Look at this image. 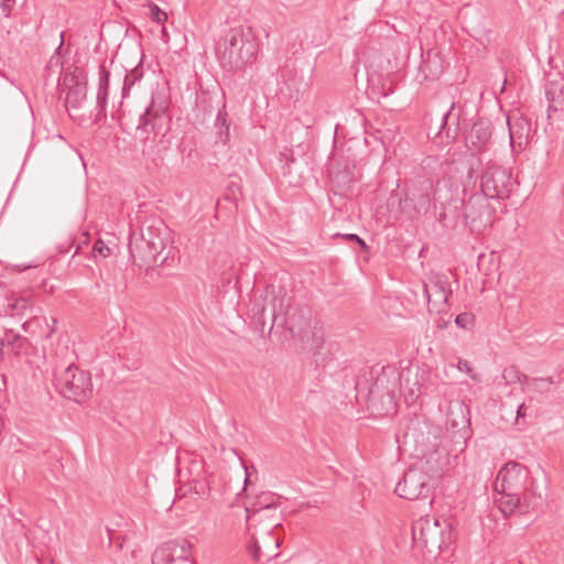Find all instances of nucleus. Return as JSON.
I'll return each mask as SVG.
<instances>
[{
    "instance_id": "nucleus-1",
    "label": "nucleus",
    "mask_w": 564,
    "mask_h": 564,
    "mask_svg": "<svg viewBox=\"0 0 564 564\" xmlns=\"http://www.w3.org/2000/svg\"><path fill=\"white\" fill-rule=\"evenodd\" d=\"M171 119L163 108H147L140 117L138 129L142 132H152L153 138H145L142 155L148 170H159L166 164L173 151V138L169 133Z\"/></svg>"
},
{
    "instance_id": "nucleus-2",
    "label": "nucleus",
    "mask_w": 564,
    "mask_h": 564,
    "mask_svg": "<svg viewBox=\"0 0 564 564\" xmlns=\"http://www.w3.org/2000/svg\"><path fill=\"white\" fill-rule=\"evenodd\" d=\"M258 42L250 29L237 26L230 29L217 43L216 53L219 65L228 73L245 69L257 58Z\"/></svg>"
},
{
    "instance_id": "nucleus-3",
    "label": "nucleus",
    "mask_w": 564,
    "mask_h": 564,
    "mask_svg": "<svg viewBox=\"0 0 564 564\" xmlns=\"http://www.w3.org/2000/svg\"><path fill=\"white\" fill-rule=\"evenodd\" d=\"M166 242L161 234L152 227L141 229L139 236L132 234L129 241V253L133 265L149 270L154 265H162L167 260V254L162 256Z\"/></svg>"
},
{
    "instance_id": "nucleus-4",
    "label": "nucleus",
    "mask_w": 564,
    "mask_h": 564,
    "mask_svg": "<svg viewBox=\"0 0 564 564\" xmlns=\"http://www.w3.org/2000/svg\"><path fill=\"white\" fill-rule=\"evenodd\" d=\"M438 475V468L430 466V459H420L404 471L394 491L406 500L430 498Z\"/></svg>"
},
{
    "instance_id": "nucleus-5",
    "label": "nucleus",
    "mask_w": 564,
    "mask_h": 564,
    "mask_svg": "<svg viewBox=\"0 0 564 564\" xmlns=\"http://www.w3.org/2000/svg\"><path fill=\"white\" fill-rule=\"evenodd\" d=\"M437 434V427H433L423 415H415L405 420L401 444L412 448L421 459H429L427 455L435 454Z\"/></svg>"
},
{
    "instance_id": "nucleus-6",
    "label": "nucleus",
    "mask_w": 564,
    "mask_h": 564,
    "mask_svg": "<svg viewBox=\"0 0 564 564\" xmlns=\"http://www.w3.org/2000/svg\"><path fill=\"white\" fill-rule=\"evenodd\" d=\"M368 379L358 377L356 381L357 391L368 389V405L377 411L379 415L388 414L394 410V391L398 387V377L394 370H386L377 375L375 381L367 387Z\"/></svg>"
},
{
    "instance_id": "nucleus-7",
    "label": "nucleus",
    "mask_w": 564,
    "mask_h": 564,
    "mask_svg": "<svg viewBox=\"0 0 564 564\" xmlns=\"http://www.w3.org/2000/svg\"><path fill=\"white\" fill-rule=\"evenodd\" d=\"M55 386L62 395L77 403L86 401L93 394L90 373L75 365L55 373Z\"/></svg>"
},
{
    "instance_id": "nucleus-8",
    "label": "nucleus",
    "mask_w": 564,
    "mask_h": 564,
    "mask_svg": "<svg viewBox=\"0 0 564 564\" xmlns=\"http://www.w3.org/2000/svg\"><path fill=\"white\" fill-rule=\"evenodd\" d=\"M284 324L293 337L303 343H312L318 348L323 341V329L315 323L312 326V312L307 306L289 307L284 312Z\"/></svg>"
},
{
    "instance_id": "nucleus-9",
    "label": "nucleus",
    "mask_w": 564,
    "mask_h": 564,
    "mask_svg": "<svg viewBox=\"0 0 564 564\" xmlns=\"http://www.w3.org/2000/svg\"><path fill=\"white\" fill-rule=\"evenodd\" d=\"M516 182L512 180L511 172L497 164L487 162L480 176V194H484L491 200H502L510 196Z\"/></svg>"
},
{
    "instance_id": "nucleus-10",
    "label": "nucleus",
    "mask_w": 564,
    "mask_h": 564,
    "mask_svg": "<svg viewBox=\"0 0 564 564\" xmlns=\"http://www.w3.org/2000/svg\"><path fill=\"white\" fill-rule=\"evenodd\" d=\"M412 539L417 546L429 552L442 551L451 541V531H445L435 518H420L412 524Z\"/></svg>"
},
{
    "instance_id": "nucleus-11",
    "label": "nucleus",
    "mask_w": 564,
    "mask_h": 564,
    "mask_svg": "<svg viewBox=\"0 0 564 564\" xmlns=\"http://www.w3.org/2000/svg\"><path fill=\"white\" fill-rule=\"evenodd\" d=\"M495 214L496 206L490 203V198L480 193L473 194L464 204L466 224L477 235L492 226Z\"/></svg>"
},
{
    "instance_id": "nucleus-12",
    "label": "nucleus",
    "mask_w": 564,
    "mask_h": 564,
    "mask_svg": "<svg viewBox=\"0 0 564 564\" xmlns=\"http://www.w3.org/2000/svg\"><path fill=\"white\" fill-rule=\"evenodd\" d=\"M530 478L528 467L518 462H508L497 475L495 490L497 494L519 496L530 482Z\"/></svg>"
},
{
    "instance_id": "nucleus-13",
    "label": "nucleus",
    "mask_w": 564,
    "mask_h": 564,
    "mask_svg": "<svg viewBox=\"0 0 564 564\" xmlns=\"http://www.w3.org/2000/svg\"><path fill=\"white\" fill-rule=\"evenodd\" d=\"M423 288L429 311L437 314L447 312L448 297L452 295L447 276L445 274H433L424 282Z\"/></svg>"
},
{
    "instance_id": "nucleus-14",
    "label": "nucleus",
    "mask_w": 564,
    "mask_h": 564,
    "mask_svg": "<svg viewBox=\"0 0 564 564\" xmlns=\"http://www.w3.org/2000/svg\"><path fill=\"white\" fill-rule=\"evenodd\" d=\"M280 536L272 530L264 532L261 538L252 535V543L249 545V553L253 561L264 563L279 555Z\"/></svg>"
},
{
    "instance_id": "nucleus-15",
    "label": "nucleus",
    "mask_w": 564,
    "mask_h": 564,
    "mask_svg": "<svg viewBox=\"0 0 564 564\" xmlns=\"http://www.w3.org/2000/svg\"><path fill=\"white\" fill-rule=\"evenodd\" d=\"M155 558H161L165 564L193 561L192 544L185 539L167 541L155 553Z\"/></svg>"
},
{
    "instance_id": "nucleus-16",
    "label": "nucleus",
    "mask_w": 564,
    "mask_h": 564,
    "mask_svg": "<svg viewBox=\"0 0 564 564\" xmlns=\"http://www.w3.org/2000/svg\"><path fill=\"white\" fill-rule=\"evenodd\" d=\"M492 135V124L486 118L476 120L468 131L465 140L469 149L478 152L485 151L490 143Z\"/></svg>"
},
{
    "instance_id": "nucleus-17",
    "label": "nucleus",
    "mask_w": 564,
    "mask_h": 564,
    "mask_svg": "<svg viewBox=\"0 0 564 564\" xmlns=\"http://www.w3.org/2000/svg\"><path fill=\"white\" fill-rule=\"evenodd\" d=\"M545 97L549 101L547 118L552 119L557 112L564 111V80L562 78L547 80Z\"/></svg>"
},
{
    "instance_id": "nucleus-18",
    "label": "nucleus",
    "mask_w": 564,
    "mask_h": 564,
    "mask_svg": "<svg viewBox=\"0 0 564 564\" xmlns=\"http://www.w3.org/2000/svg\"><path fill=\"white\" fill-rule=\"evenodd\" d=\"M408 192L416 204V210H421L422 214L427 213L431 207L433 182L429 178H424L419 183V185L413 186L408 189Z\"/></svg>"
},
{
    "instance_id": "nucleus-19",
    "label": "nucleus",
    "mask_w": 564,
    "mask_h": 564,
    "mask_svg": "<svg viewBox=\"0 0 564 564\" xmlns=\"http://www.w3.org/2000/svg\"><path fill=\"white\" fill-rule=\"evenodd\" d=\"M460 109L455 112V104L453 102L451 108L444 113L441 130L438 135L445 137L447 142L456 140L458 135Z\"/></svg>"
},
{
    "instance_id": "nucleus-20",
    "label": "nucleus",
    "mask_w": 564,
    "mask_h": 564,
    "mask_svg": "<svg viewBox=\"0 0 564 564\" xmlns=\"http://www.w3.org/2000/svg\"><path fill=\"white\" fill-rule=\"evenodd\" d=\"M235 261L232 257L227 252H220L217 254L216 259L213 262L212 269L215 274L220 276V282L223 285H227L231 283L232 279H237V276L231 272L234 268Z\"/></svg>"
},
{
    "instance_id": "nucleus-21",
    "label": "nucleus",
    "mask_w": 564,
    "mask_h": 564,
    "mask_svg": "<svg viewBox=\"0 0 564 564\" xmlns=\"http://www.w3.org/2000/svg\"><path fill=\"white\" fill-rule=\"evenodd\" d=\"M519 500L521 505V513H527L531 510L539 508L544 499L541 494L536 492L535 481L530 478V482L524 486V490L519 494Z\"/></svg>"
},
{
    "instance_id": "nucleus-22",
    "label": "nucleus",
    "mask_w": 564,
    "mask_h": 564,
    "mask_svg": "<svg viewBox=\"0 0 564 564\" xmlns=\"http://www.w3.org/2000/svg\"><path fill=\"white\" fill-rule=\"evenodd\" d=\"M329 180L338 191H348L354 182V173L348 163L344 166L334 165L329 169Z\"/></svg>"
},
{
    "instance_id": "nucleus-23",
    "label": "nucleus",
    "mask_w": 564,
    "mask_h": 564,
    "mask_svg": "<svg viewBox=\"0 0 564 564\" xmlns=\"http://www.w3.org/2000/svg\"><path fill=\"white\" fill-rule=\"evenodd\" d=\"M420 69L426 79H436L444 70L443 59L438 53L429 51L426 58H423L421 63Z\"/></svg>"
},
{
    "instance_id": "nucleus-24",
    "label": "nucleus",
    "mask_w": 564,
    "mask_h": 564,
    "mask_svg": "<svg viewBox=\"0 0 564 564\" xmlns=\"http://www.w3.org/2000/svg\"><path fill=\"white\" fill-rule=\"evenodd\" d=\"M3 343H6L8 348L17 356L28 354L31 348L29 339L15 333L13 329L4 330Z\"/></svg>"
},
{
    "instance_id": "nucleus-25",
    "label": "nucleus",
    "mask_w": 564,
    "mask_h": 564,
    "mask_svg": "<svg viewBox=\"0 0 564 564\" xmlns=\"http://www.w3.org/2000/svg\"><path fill=\"white\" fill-rule=\"evenodd\" d=\"M87 94V87L84 83H76L69 87L66 98L65 106L67 110L78 109L82 106V102L85 100Z\"/></svg>"
},
{
    "instance_id": "nucleus-26",
    "label": "nucleus",
    "mask_w": 564,
    "mask_h": 564,
    "mask_svg": "<svg viewBox=\"0 0 564 564\" xmlns=\"http://www.w3.org/2000/svg\"><path fill=\"white\" fill-rule=\"evenodd\" d=\"M110 73L107 70L105 66H100L99 68V87L97 94V105L100 108V111H105L107 97H108V88H109Z\"/></svg>"
},
{
    "instance_id": "nucleus-27",
    "label": "nucleus",
    "mask_w": 564,
    "mask_h": 564,
    "mask_svg": "<svg viewBox=\"0 0 564 564\" xmlns=\"http://www.w3.org/2000/svg\"><path fill=\"white\" fill-rule=\"evenodd\" d=\"M500 497L495 500L499 510L506 516H510L516 511L521 513V505L518 496H507L498 494Z\"/></svg>"
},
{
    "instance_id": "nucleus-28",
    "label": "nucleus",
    "mask_w": 564,
    "mask_h": 564,
    "mask_svg": "<svg viewBox=\"0 0 564 564\" xmlns=\"http://www.w3.org/2000/svg\"><path fill=\"white\" fill-rule=\"evenodd\" d=\"M229 135L227 113L219 110L215 119V143H227Z\"/></svg>"
},
{
    "instance_id": "nucleus-29",
    "label": "nucleus",
    "mask_w": 564,
    "mask_h": 564,
    "mask_svg": "<svg viewBox=\"0 0 564 564\" xmlns=\"http://www.w3.org/2000/svg\"><path fill=\"white\" fill-rule=\"evenodd\" d=\"M31 310L30 301L25 297H13L9 301L6 313L12 317L22 316Z\"/></svg>"
},
{
    "instance_id": "nucleus-30",
    "label": "nucleus",
    "mask_w": 564,
    "mask_h": 564,
    "mask_svg": "<svg viewBox=\"0 0 564 564\" xmlns=\"http://www.w3.org/2000/svg\"><path fill=\"white\" fill-rule=\"evenodd\" d=\"M399 205L402 213L411 219L422 214L421 210H416V204L412 199V196L409 194V192L405 193L403 198H400Z\"/></svg>"
},
{
    "instance_id": "nucleus-31",
    "label": "nucleus",
    "mask_w": 564,
    "mask_h": 564,
    "mask_svg": "<svg viewBox=\"0 0 564 564\" xmlns=\"http://www.w3.org/2000/svg\"><path fill=\"white\" fill-rule=\"evenodd\" d=\"M143 77V68L142 66H137L130 72H128L124 76L122 94L126 96L130 88L139 82Z\"/></svg>"
},
{
    "instance_id": "nucleus-32",
    "label": "nucleus",
    "mask_w": 564,
    "mask_h": 564,
    "mask_svg": "<svg viewBox=\"0 0 564 564\" xmlns=\"http://www.w3.org/2000/svg\"><path fill=\"white\" fill-rule=\"evenodd\" d=\"M553 383H555V381L552 377L532 378V380H530V390L536 393H547L550 392V386Z\"/></svg>"
},
{
    "instance_id": "nucleus-33",
    "label": "nucleus",
    "mask_w": 564,
    "mask_h": 564,
    "mask_svg": "<svg viewBox=\"0 0 564 564\" xmlns=\"http://www.w3.org/2000/svg\"><path fill=\"white\" fill-rule=\"evenodd\" d=\"M475 316L469 312L460 313L455 318V324L463 329H470L474 326Z\"/></svg>"
},
{
    "instance_id": "nucleus-34",
    "label": "nucleus",
    "mask_w": 564,
    "mask_h": 564,
    "mask_svg": "<svg viewBox=\"0 0 564 564\" xmlns=\"http://www.w3.org/2000/svg\"><path fill=\"white\" fill-rule=\"evenodd\" d=\"M265 312H267V308H265V306L263 304H261V303H254L253 304V306H252L253 318L257 319V323L262 328L267 324Z\"/></svg>"
},
{
    "instance_id": "nucleus-35",
    "label": "nucleus",
    "mask_w": 564,
    "mask_h": 564,
    "mask_svg": "<svg viewBox=\"0 0 564 564\" xmlns=\"http://www.w3.org/2000/svg\"><path fill=\"white\" fill-rule=\"evenodd\" d=\"M333 237H340L343 238L344 240H346L347 242L349 243H357L360 246V248L362 250H367L368 249V246L367 243L365 242L364 239H361L358 235L356 234H345V235H341V234H335Z\"/></svg>"
},
{
    "instance_id": "nucleus-36",
    "label": "nucleus",
    "mask_w": 564,
    "mask_h": 564,
    "mask_svg": "<svg viewBox=\"0 0 564 564\" xmlns=\"http://www.w3.org/2000/svg\"><path fill=\"white\" fill-rule=\"evenodd\" d=\"M502 377L506 380V382L509 384L518 382L521 379L520 371L514 366L506 368L503 370Z\"/></svg>"
},
{
    "instance_id": "nucleus-37",
    "label": "nucleus",
    "mask_w": 564,
    "mask_h": 564,
    "mask_svg": "<svg viewBox=\"0 0 564 564\" xmlns=\"http://www.w3.org/2000/svg\"><path fill=\"white\" fill-rule=\"evenodd\" d=\"M150 15L156 23H163L167 19V14L154 3L150 4Z\"/></svg>"
},
{
    "instance_id": "nucleus-38",
    "label": "nucleus",
    "mask_w": 564,
    "mask_h": 564,
    "mask_svg": "<svg viewBox=\"0 0 564 564\" xmlns=\"http://www.w3.org/2000/svg\"><path fill=\"white\" fill-rule=\"evenodd\" d=\"M94 256L99 254L102 258H107L110 256V248L100 239H98L93 247Z\"/></svg>"
},
{
    "instance_id": "nucleus-39",
    "label": "nucleus",
    "mask_w": 564,
    "mask_h": 564,
    "mask_svg": "<svg viewBox=\"0 0 564 564\" xmlns=\"http://www.w3.org/2000/svg\"><path fill=\"white\" fill-rule=\"evenodd\" d=\"M457 368L460 371L468 373L471 377V379H474V380L477 379V376L475 373H473V368H471L470 364L467 360L459 359Z\"/></svg>"
},
{
    "instance_id": "nucleus-40",
    "label": "nucleus",
    "mask_w": 564,
    "mask_h": 564,
    "mask_svg": "<svg viewBox=\"0 0 564 564\" xmlns=\"http://www.w3.org/2000/svg\"><path fill=\"white\" fill-rule=\"evenodd\" d=\"M192 489L196 495H205L208 489V486L204 481L193 480Z\"/></svg>"
},
{
    "instance_id": "nucleus-41",
    "label": "nucleus",
    "mask_w": 564,
    "mask_h": 564,
    "mask_svg": "<svg viewBox=\"0 0 564 564\" xmlns=\"http://www.w3.org/2000/svg\"><path fill=\"white\" fill-rule=\"evenodd\" d=\"M40 322H41V318H40V317L34 316V317H32V318L28 319L26 322H24V323L22 324V328H23V330H24V332H26V333H28V332H30V329H31V327H32L33 325H35V324H36V325H39V324H40Z\"/></svg>"
},
{
    "instance_id": "nucleus-42",
    "label": "nucleus",
    "mask_w": 564,
    "mask_h": 564,
    "mask_svg": "<svg viewBox=\"0 0 564 564\" xmlns=\"http://www.w3.org/2000/svg\"><path fill=\"white\" fill-rule=\"evenodd\" d=\"M520 377H521V379L518 382L521 383L523 391L530 390L531 389L530 380H532V378L528 377L527 375H524L522 372H520Z\"/></svg>"
},
{
    "instance_id": "nucleus-43",
    "label": "nucleus",
    "mask_w": 564,
    "mask_h": 564,
    "mask_svg": "<svg viewBox=\"0 0 564 564\" xmlns=\"http://www.w3.org/2000/svg\"><path fill=\"white\" fill-rule=\"evenodd\" d=\"M235 514L240 517V518H243L246 521H248L250 519V516H249V510L248 508H245V507H237V510H235Z\"/></svg>"
},
{
    "instance_id": "nucleus-44",
    "label": "nucleus",
    "mask_w": 564,
    "mask_h": 564,
    "mask_svg": "<svg viewBox=\"0 0 564 564\" xmlns=\"http://www.w3.org/2000/svg\"><path fill=\"white\" fill-rule=\"evenodd\" d=\"M527 406L524 403L520 404L518 406V410H517V421H519V419H524L527 416Z\"/></svg>"
},
{
    "instance_id": "nucleus-45",
    "label": "nucleus",
    "mask_w": 564,
    "mask_h": 564,
    "mask_svg": "<svg viewBox=\"0 0 564 564\" xmlns=\"http://www.w3.org/2000/svg\"><path fill=\"white\" fill-rule=\"evenodd\" d=\"M9 2H13V0H3L1 3V9L4 14L8 17L11 12V4Z\"/></svg>"
},
{
    "instance_id": "nucleus-46",
    "label": "nucleus",
    "mask_w": 564,
    "mask_h": 564,
    "mask_svg": "<svg viewBox=\"0 0 564 564\" xmlns=\"http://www.w3.org/2000/svg\"><path fill=\"white\" fill-rule=\"evenodd\" d=\"M453 410L449 411L448 417H447V424H451L453 429H456L459 426V422H457L455 419H453Z\"/></svg>"
},
{
    "instance_id": "nucleus-47",
    "label": "nucleus",
    "mask_w": 564,
    "mask_h": 564,
    "mask_svg": "<svg viewBox=\"0 0 564 564\" xmlns=\"http://www.w3.org/2000/svg\"><path fill=\"white\" fill-rule=\"evenodd\" d=\"M276 316H278V312H276V307H275V304L273 303L272 305V310L270 311V318H271V326H270V330L272 329L273 327V324L276 319Z\"/></svg>"
},
{
    "instance_id": "nucleus-48",
    "label": "nucleus",
    "mask_w": 564,
    "mask_h": 564,
    "mask_svg": "<svg viewBox=\"0 0 564 564\" xmlns=\"http://www.w3.org/2000/svg\"><path fill=\"white\" fill-rule=\"evenodd\" d=\"M458 409L462 412L460 424L463 425V427H465L467 424H469V420L466 419V416L463 414L464 405L463 404H458Z\"/></svg>"
},
{
    "instance_id": "nucleus-49",
    "label": "nucleus",
    "mask_w": 564,
    "mask_h": 564,
    "mask_svg": "<svg viewBox=\"0 0 564 564\" xmlns=\"http://www.w3.org/2000/svg\"><path fill=\"white\" fill-rule=\"evenodd\" d=\"M57 323L56 318H52V326H50V330L46 334V338H51L52 335L55 333V324Z\"/></svg>"
},
{
    "instance_id": "nucleus-50",
    "label": "nucleus",
    "mask_w": 564,
    "mask_h": 564,
    "mask_svg": "<svg viewBox=\"0 0 564 564\" xmlns=\"http://www.w3.org/2000/svg\"><path fill=\"white\" fill-rule=\"evenodd\" d=\"M271 509H272V507H271L270 505H267L264 508H262V509H260V510L254 511V512H253V517H254V516H257V514H259L260 512H267V511H269V510H271Z\"/></svg>"
},
{
    "instance_id": "nucleus-51",
    "label": "nucleus",
    "mask_w": 564,
    "mask_h": 564,
    "mask_svg": "<svg viewBox=\"0 0 564 564\" xmlns=\"http://www.w3.org/2000/svg\"><path fill=\"white\" fill-rule=\"evenodd\" d=\"M438 221L446 225V214L445 213L440 214Z\"/></svg>"
},
{
    "instance_id": "nucleus-52",
    "label": "nucleus",
    "mask_w": 564,
    "mask_h": 564,
    "mask_svg": "<svg viewBox=\"0 0 564 564\" xmlns=\"http://www.w3.org/2000/svg\"><path fill=\"white\" fill-rule=\"evenodd\" d=\"M3 347H4L3 338H0V360L3 357Z\"/></svg>"
},
{
    "instance_id": "nucleus-53",
    "label": "nucleus",
    "mask_w": 564,
    "mask_h": 564,
    "mask_svg": "<svg viewBox=\"0 0 564 564\" xmlns=\"http://www.w3.org/2000/svg\"><path fill=\"white\" fill-rule=\"evenodd\" d=\"M508 126H509V130H510V137H511V140H512L513 139V129H512V126H511L509 119H508Z\"/></svg>"
},
{
    "instance_id": "nucleus-54",
    "label": "nucleus",
    "mask_w": 564,
    "mask_h": 564,
    "mask_svg": "<svg viewBox=\"0 0 564 564\" xmlns=\"http://www.w3.org/2000/svg\"><path fill=\"white\" fill-rule=\"evenodd\" d=\"M437 326H438L440 328H444V327H446V326H447V322L438 323V324H437Z\"/></svg>"
},
{
    "instance_id": "nucleus-55",
    "label": "nucleus",
    "mask_w": 564,
    "mask_h": 564,
    "mask_svg": "<svg viewBox=\"0 0 564 564\" xmlns=\"http://www.w3.org/2000/svg\"><path fill=\"white\" fill-rule=\"evenodd\" d=\"M283 170H288V171H283V175H286V173H291L290 166H283Z\"/></svg>"
},
{
    "instance_id": "nucleus-56",
    "label": "nucleus",
    "mask_w": 564,
    "mask_h": 564,
    "mask_svg": "<svg viewBox=\"0 0 564 564\" xmlns=\"http://www.w3.org/2000/svg\"><path fill=\"white\" fill-rule=\"evenodd\" d=\"M79 250H80V246H77L75 254H77L79 252Z\"/></svg>"
},
{
    "instance_id": "nucleus-57",
    "label": "nucleus",
    "mask_w": 564,
    "mask_h": 564,
    "mask_svg": "<svg viewBox=\"0 0 564 564\" xmlns=\"http://www.w3.org/2000/svg\"><path fill=\"white\" fill-rule=\"evenodd\" d=\"M231 189H236V186L234 184H230Z\"/></svg>"
},
{
    "instance_id": "nucleus-58",
    "label": "nucleus",
    "mask_w": 564,
    "mask_h": 564,
    "mask_svg": "<svg viewBox=\"0 0 564 564\" xmlns=\"http://www.w3.org/2000/svg\"><path fill=\"white\" fill-rule=\"evenodd\" d=\"M231 189H236V186L234 184H230Z\"/></svg>"
},
{
    "instance_id": "nucleus-59",
    "label": "nucleus",
    "mask_w": 564,
    "mask_h": 564,
    "mask_svg": "<svg viewBox=\"0 0 564 564\" xmlns=\"http://www.w3.org/2000/svg\"><path fill=\"white\" fill-rule=\"evenodd\" d=\"M278 527H280V524H279V523H275V524L273 525V528H274V529H276Z\"/></svg>"
}]
</instances>
